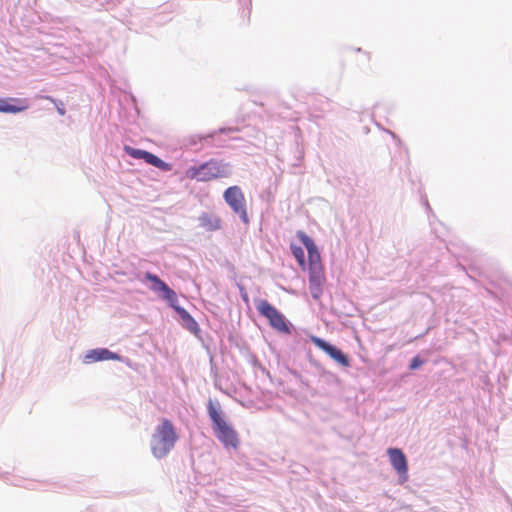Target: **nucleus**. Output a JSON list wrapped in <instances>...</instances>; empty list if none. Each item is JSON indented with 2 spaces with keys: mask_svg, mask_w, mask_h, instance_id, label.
<instances>
[{
  "mask_svg": "<svg viewBox=\"0 0 512 512\" xmlns=\"http://www.w3.org/2000/svg\"><path fill=\"white\" fill-rule=\"evenodd\" d=\"M124 151L132 158L143 159L146 163H148L154 167H157L161 170L167 171L170 169L169 164H167L166 162L161 160L159 157H157L156 155H154L148 151L136 149V148L130 147L128 145L124 146Z\"/></svg>",
  "mask_w": 512,
  "mask_h": 512,
  "instance_id": "6e6552de",
  "label": "nucleus"
},
{
  "mask_svg": "<svg viewBox=\"0 0 512 512\" xmlns=\"http://www.w3.org/2000/svg\"><path fill=\"white\" fill-rule=\"evenodd\" d=\"M174 308L176 309L182 320L186 322L187 327L190 331H196L198 329L197 322L184 308L176 307L175 305Z\"/></svg>",
  "mask_w": 512,
  "mask_h": 512,
  "instance_id": "2eb2a0df",
  "label": "nucleus"
},
{
  "mask_svg": "<svg viewBox=\"0 0 512 512\" xmlns=\"http://www.w3.org/2000/svg\"><path fill=\"white\" fill-rule=\"evenodd\" d=\"M29 108V104L25 99L9 98L0 99V112L18 113Z\"/></svg>",
  "mask_w": 512,
  "mask_h": 512,
  "instance_id": "9b49d317",
  "label": "nucleus"
},
{
  "mask_svg": "<svg viewBox=\"0 0 512 512\" xmlns=\"http://www.w3.org/2000/svg\"><path fill=\"white\" fill-rule=\"evenodd\" d=\"M42 98H44V99H46V100L51 101V102L55 105V107H56V109H57V112H58L61 116L65 115L66 111H65V108H64V104H63V102H61V101H56L55 99H53V98H52V97H50V96H43Z\"/></svg>",
  "mask_w": 512,
  "mask_h": 512,
  "instance_id": "a211bd4d",
  "label": "nucleus"
},
{
  "mask_svg": "<svg viewBox=\"0 0 512 512\" xmlns=\"http://www.w3.org/2000/svg\"><path fill=\"white\" fill-rule=\"evenodd\" d=\"M185 178L198 182H209L217 178H225L230 175L228 164L210 159L200 165L191 166L186 169Z\"/></svg>",
  "mask_w": 512,
  "mask_h": 512,
  "instance_id": "f03ea898",
  "label": "nucleus"
},
{
  "mask_svg": "<svg viewBox=\"0 0 512 512\" xmlns=\"http://www.w3.org/2000/svg\"><path fill=\"white\" fill-rule=\"evenodd\" d=\"M297 237L306 247L308 252L309 274L324 273L321 256L314 241L303 231H298Z\"/></svg>",
  "mask_w": 512,
  "mask_h": 512,
  "instance_id": "423d86ee",
  "label": "nucleus"
},
{
  "mask_svg": "<svg viewBox=\"0 0 512 512\" xmlns=\"http://www.w3.org/2000/svg\"><path fill=\"white\" fill-rule=\"evenodd\" d=\"M291 251L293 256L296 258L298 264L300 267L305 270L306 269V262H305V255L304 250L300 246L291 245Z\"/></svg>",
  "mask_w": 512,
  "mask_h": 512,
  "instance_id": "dca6fc26",
  "label": "nucleus"
},
{
  "mask_svg": "<svg viewBox=\"0 0 512 512\" xmlns=\"http://www.w3.org/2000/svg\"><path fill=\"white\" fill-rule=\"evenodd\" d=\"M324 281V273L309 274V289L314 299L321 297Z\"/></svg>",
  "mask_w": 512,
  "mask_h": 512,
  "instance_id": "ddd939ff",
  "label": "nucleus"
},
{
  "mask_svg": "<svg viewBox=\"0 0 512 512\" xmlns=\"http://www.w3.org/2000/svg\"><path fill=\"white\" fill-rule=\"evenodd\" d=\"M257 311L265 317L270 326L278 332L289 334L290 327L285 319V316L280 313L272 304L267 300L259 299L255 302Z\"/></svg>",
  "mask_w": 512,
  "mask_h": 512,
  "instance_id": "20e7f679",
  "label": "nucleus"
},
{
  "mask_svg": "<svg viewBox=\"0 0 512 512\" xmlns=\"http://www.w3.org/2000/svg\"><path fill=\"white\" fill-rule=\"evenodd\" d=\"M216 132L210 133V134H196L192 135L187 139L188 145L193 146L198 143H201L203 141H206L210 138H213L215 136Z\"/></svg>",
  "mask_w": 512,
  "mask_h": 512,
  "instance_id": "f3484780",
  "label": "nucleus"
},
{
  "mask_svg": "<svg viewBox=\"0 0 512 512\" xmlns=\"http://www.w3.org/2000/svg\"><path fill=\"white\" fill-rule=\"evenodd\" d=\"M311 340L319 349L327 353L333 360H335L340 365L344 367H348L350 365L348 357L335 346L315 336L312 337Z\"/></svg>",
  "mask_w": 512,
  "mask_h": 512,
  "instance_id": "1a4fd4ad",
  "label": "nucleus"
},
{
  "mask_svg": "<svg viewBox=\"0 0 512 512\" xmlns=\"http://www.w3.org/2000/svg\"><path fill=\"white\" fill-rule=\"evenodd\" d=\"M144 278L152 283V291L161 293L162 298L174 307V304L177 302V295L164 281L150 272H146Z\"/></svg>",
  "mask_w": 512,
  "mask_h": 512,
  "instance_id": "0eeeda50",
  "label": "nucleus"
},
{
  "mask_svg": "<svg viewBox=\"0 0 512 512\" xmlns=\"http://www.w3.org/2000/svg\"><path fill=\"white\" fill-rule=\"evenodd\" d=\"M119 356L108 349L102 348V349H95L91 350L86 355L87 362H97V361H103V360H118Z\"/></svg>",
  "mask_w": 512,
  "mask_h": 512,
  "instance_id": "4468645a",
  "label": "nucleus"
},
{
  "mask_svg": "<svg viewBox=\"0 0 512 512\" xmlns=\"http://www.w3.org/2000/svg\"><path fill=\"white\" fill-rule=\"evenodd\" d=\"M208 414L213 423V430L217 439L225 446L236 449L239 446V438L234 428L224 419L220 409L209 402Z\"/></svg>",
  "mask_w": 512,
  "mask_h": 512,
  "instance_id": "7ed1b4c3",
  "label": "nucleus"
},
{
  "mask_svg": "<svg viewBox=\"0 0 512 512\" xmlns=\"http://www.w3.org/2000/svg\"><path fill=\"white\" fill-rule=\"evenodd\" d=\"M199 224L207 231H215L221 228V218L215 214L202 213L199 216Z\"/></svg>",
  "mask_w": 512,
  "mask_h": 512,
  "instance_id": "f8f14e48",
  "label": "nucleus"
},
{
  "mask_svg": "<svg viewBox=\"0 0 512 512\" xmlns=\"http://www.w3.org/2000/svg\"><path fill=\"white\" fill-rule=\"evenodd\" d=\"M387 454L395 471L403 480H406L408 477V464L405 454L399 448H389Z\"/></svg>",
  "mask_w": 512,
  "mask_h": 512,
  "instance_id": "9d476101",
  "label": "nucleus"
},
{
  "mask_svg": "<svg viewBox=\"0 0 512 512\" xmlns=\"http://www.w3.org/2000/svg\"><path fill=\"white\" fill-rule=\"evenodd\" d=\"M225 202L238 214L243 223H249V216L247 212V205L244 193L239 186L228 187L223 194Z\"/></svg>",
  "mask_w": 512,
  "mask_h": 512,
  "instance_id": "39448f33",
  "label": "nucleus"
},
{
  "mask_svg": "<svg viewBox=\"0 0 512 512\" xmlns=\"http://www.w3.org/2000/svg\"><path fill=\"white\" fill-rule=\"evenodd\" d=\"M177 440L178 434L172 421L162 419L151 437L150 448L153 456L164 458L174 448Z\"/></svg>",
  "mask_w": 512,
  "mask_h": 512,
  "instance_id": "f257e3e1",
  "label": "nucleus"
},
{
  "mask_svg": "<svg viewBox=\"0 0 512 512\" xmlns=\"http://www.w3.org/2000/svg\"><path fill=\"white\" fill-rule=\"evenodd\" d=\"M423 364V361L419 357H414L410 364V369L414 370L420 367Z\"/></svg>",
  "mask_w": 512,
  "mask_h": 512,
  "instance_id": "6ab92c4d",
  "label": "nucleus"
}]
</instances>
